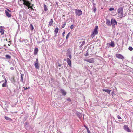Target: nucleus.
I'll list each match as a JSON object with an SVG mask.
<instances>
[{"mask_svg": "<svg viewBox=\"0 0 133 133\" xmlns=\"http://www.w3.org/2000/svg\"><path fill=\"white\" fill-rule=\"evenodd\" d=\"M21 2L24 5L26 6L27 8H30L32 10H33L34 9L32 7L34 5L30 3V2L28 0H20L18 3H19Z\"/></svg>", "mask_w": 133, "mask_h": 133, "instance_id": "nucleus-1", "label": "nucleus"}, {"mask_svg": "<svg viewBox=\"0 0 133 133\" xmlns=\"http://www.w3.org/2000/svg\"><path fill=\"white\" fill-rule=\"evenodd\" d=\"M118 17L120 18H122L123 15V9L122 7L119 8L118 9Z\"/></svg>", "mask_w": 133, "mask_h": 133, "instance_id": "nucleus-2", "label": "nucleus"}, {"mask_svg": "<svg viewBox=\"0 0 133 133\" xmlns=\"http://www.w3.org/2000/svg\"><path fill=\"white\" fill-rule=\"evenodd\" d=\"M98 27L97 26H96L93 31L92 32V33L91 35V37H92V38L94 37L96 35L98 34Z\"/></svg>", "mask_w": 133, "mask_h": 133, "instance_id": "nucleus-3", "label": "nucleus"}, {"mask_svg": "<svg viewBox=\"0 0 133 133\" xmlns=\"http://www.w3.org/2000/svg\"><path fill=\"white\" fill-rule=\"evenodd\" d=\"M75 12L77 15L80 16L82 14V11L80 10L75 9Z\"/></svg>", "mask_w": 133, "mask_h": 133, "instance_id": "nucleus-4", "label": "nucleus"}, {"mask_svg": "<svg viewBox=\"0 0 133 133\" xmlns=\"http://www.w3.org/2000/svg\"><path fill=\"white\" fill-rule=\"evenodd\" d=\"M116 58L122 60L124 59V57L121 54H116Z\"/></svg>", "mask_w": 133, "mask_h": 133, "instance_id": "nucleus-5", "label": "nucleus"}, {"mask_svg": "<svg viewBox=\"0 0 133 133\" xmlns=\"http://www.w3.org/2000/svg\"><path fill=\"white\" fill-rule=\"evenodd\" d=\"M111 24L112 25L113 27L115 26V25H117V23L115 19H112L111 22Z\"/></svg>", "mask_w": 133, "mask_h": 133, "instance_id": "nucleus-6", "label": "nucleus"}, {"mask_svg": "<svg viewBox=\"0 0 133 133\" xmlns=\"http://www.w3.org/2000/svg\"><path fill=\"white\" fill-rule=\"evenodd\" d=\"M109 45V47L111 46L112 47H114L115 46V45L113 41H111L110 43H107L106 45Z\"/></svg>", "mask_w": 133, "mask_h": 133, "instance_id": "nucleus-7", "label": "nucleus"}, {"mask_svg": "<svg viewBox=\"0 0 133 133\" xmlns=\"http://www.w3.org/2000/svg\"><path fill=\"white\" fill-rule=\"evenodd\" d=\"M123 128L125 131L128 132H130L131 131L129 129L127 125H124L123 126Z\"/></svg>", "mask_w": 133, "mask_h": 133, "instance_id": "nucleus-8", "label": "nucleus"}, {"mask_svg": "<svg viewBox=\"0 0 133 133\" xmlns=\"http://www.w3.org/2000/svg\"><path fill=\"white\" fill-rule=\"evenodd\" d=\"M84 61L91 63H94L95 62L94 58H91L88 59H85L84 60Z\"/></svg>", "mask_w": 133, "mask_h": 133, "instance_id": "nucleus-9", "label": "nucleus"}, {"mask_svg": "<svg viewBox=\"0 0 133 133\" xmlns=\"http://www.w3.org/2000/svg\"><path fill=\"white\" fill-rule=\"evenodd\" d=\"M67 62L70 66H71V61L69 58H68L66 60Z\"/></svg>", "mask_w": 133, "mask_h": 133, "instance_id": "nucleus-10", "label": "nucleus"}, {"mask_svg": "<svg viewBox=\"0 0 133 133\" xmlns=\"http://www.w3.org/2000/svg\"><path fill=\"white\" fill-rule=\"evenodd\" d=\"M5 13L6 16L8 17H10L11 16V14L8 11L5 10Z\"/></svg>", "mask_w": 133, "mask_h": 133, "instance_id": "nucleus-11", "label": "nucleus"}, {"mask_svg": "<svg viewBox=\"0 0 133 133\" xmlns=\"http://www.w3.org/2000/svg\"><path fill=\"white\" fill-rule=\"evenodd\" d=\"M60 91L62 93V95L63 96H65L66 94V92L64 89H61L60 90Z\"/></svg>", "mask_w": 133, "mask_h": 133, "instance_id": "nucleus-12", "label": "nucleus"}, {"mask_svg": "<svg viewBox=\"0 0 133 133\" xmlns=\"http://www.w3.org/2000/svg\"><path fill=\"white\" fill-rule=\"evenodd\" d=\"M106 24L107 25H111V22L108 19H107L106 20Z\"/></svg>", "mask_w": 133, "mask_h": 133, "instance_id": "nucleus-13", "label": "nucleus"}, {"mask_svg": "<svg viewBox=\"0 0 133 133\" xmlns=\"http://www.w3.org/2000/svg\"><path fill=\"white\" fill-rule=\"evenodd\" d=\"M53 22V20L52 19H51L50 21L49 22V24L48 25V27H49L51 26H53L52 24Z\"/></svg>", "mask_w": 133, "mask_h": 133, "instance_id": "nucleus-14", "label": "nucleus"}, {"mask_svg": "<svg viewBox=\"0 0 133 133\" xmlns=\"http://www.w3.org/2000/svg\"><path fill=\"white\" fill-rule=\"evenodd\" d=\"M7 81L6 79H5V82L2 85V87H6L7 85Z\"/></svg>", "mask_w": 133, "mask_h": 133, "instance_id": "nucleus-15", "label": "nucleus"}, {"mask_svg": "<svg viewBox=\"0 0 133 133\" xmlns=\"http://www.w3.org/2000/svg\"><path fill=\"white\" fill-rule=\"evenodd\" d=\"M34 65L36 68L38 69H39L38 63H35Z\"/></svg>", "mask_w": 133, "mask_h": 133, "instance_id": "nucleus-16", "label": "nucleus"}, {"mask_svg": "<svg viewBox=\"0 0 133 133\" xmlns=\"http://www.w3.org/2000/svg\"><path fill=\"white\" fill-rule=\"evenodd\" d=\"M102 90L103 91L106 92L107 93L109 94H110V92L111 91V90H110L108 89H102Z\"/></svg>", "mask_w": 133, "mask_h": 133, "instance_id": "nucleus-17", "label": "nucleus"}, {"mask_svg": "<svg viewBox=\"0 0 133 133\" xmlns=\"http://www.w3.org/2000/svg\"><path fill=\"white\" fill-rule=\"evenodd\" d=\"M38 51V49L37 48H36L35 49L34 52V54L35 55H36Z\"/></svg>", "mask_w": 133, "mask_h": 133, "instance_id": "nucleus-18", "label": "nucleus"}, {"mask_svg": "<svg viewBox=\"0 0 133 133\" xmlns=\"http://www.w3.org/2000/svg\"><path fill=\"white\" fill-rule=\"evenodd\" d=\"M59 30V28L57 27H56L54 30V33L57 34Z\"/></svg>", "mask_w": 133, "mask_h": 133, "instance_id": "nucleus-19", "label": "nucleus"}, {"mask_svg": "<svg viewBox=\"0 0 133 133\" xmlns=\"http://www.w3.org/2000/svg\"><path fill=\"white\" fill-rule=\"evenodd\" d=\"M5 118L7 120H9L10 121H12V120L11 119L9 118L8 117L5 116Z\"/></svg>", "mask_w": 133, "mask_h": 133, "instance_id": "nucleus-20", "label": "nucleus"}, {"mask_svg": "<svg viewBox=\"0 0 133 133\" xmlns=\"http://www.w3.org/2000/svg\"><path fill=\"white\" fill-rule=\"evenodd\" d=\"M2 27V26L0 27V32L1 35H3L4 33V30L2 29H1Z\"/></svg>", "mask_w": 133, "mask_h": 133, "instance_id": "nucleus-21", "label": "nucleus"}, {"mask_svg": "<svg viewBox=\"0 0 133 133\" xmlns=\"http://www.w3.org/2000/svg\"><path fill=\"white\" fill-rule=\"evenodd\" d=\"M44 11H45L48 10V8L46 5L45 4H44Z\"/></svg>", "mask_w": 133, "mask_h": 133, "instance_id": "nucleus-22", "label": "nucleus"}, {"mask_svg": "<svg viewBox=\"0 0 133 133\" xmlns=\"http://www.w3.org/2000/svg\"><path fill=\"white\" fill-rule=\"evenodd\" d=\"M6 58L7 59H10L11 58V57L8 55H5Z\"/></svg>", "mask_w": 133, "mask_h": 133, "instance_id": "nucleus-23", "label": "nucleus"}, {"mask_svg": "<svg viewBox=\"0 0 133 133\" xmlns=\"http://www.w3.org/2000/svg\"><path fill=\"white\" fill-rule=\"evenodd\" d=\"M92 9H93L92 12L94 13H95L96 11V7H95L94 6H93Z\"/></svg>", "mask_w": 133, "mask_h": 133, "instance_id": "nucleus-24", "label": "nucleus"}, {"mask_svg": "<svg viewBox=\"0 0 133 133\" xmlns=\"http://www.w3.org/2000/svg\"><path fill=\"white\" fill-rule=\"evenodd\" d=\"M21 81L22 82H23V77L24 75L22 74H21Z\"/></svg>", "mask_w": 133, "mask_h": 133, "instance_id": "nucleus-25", "label": "nucleus"}, {"mask_svg": "<svg viewBox=\"0 0 133 133\" xmlns=\"http://www.w3.org/2000/svg\"><path fill=\"white\" fill-rule=\"evenodd\" d=\"M30 29L31 30H33L34 29L33 25L32 24H30Z\"/></svg>", "mask_w": 133, "mask_h": 133, "instance_id": "nucleus-26", "label": "nucleus"}, {"mask_svg": "<svg viewBox=\"0 0 133 133\" xmlns=\"http://www.w3.org/2000/svg\"><path fill=\"white\" fill-rule=\"evenodd\" d=\"M85 43V41H83V42L82 43V44H81V45L80 46V47H82L83 45Z\"/></svg>", "mask_w": 133, "mask_h": 133, "instance_id": "nucleus-27", "label": "nucleus"}, {"mask_svg": "<svg viewBox=\"0 0 133 133\" xmlns=\"http://www.w3.org/2000/svg\"><path fill=\"white\" fill-rule=\"evenodd\" d=\"M69 54L67 56H68L69 58V59H70V60H71L72 58V57L71 56V55L70 54V53H69Z\"/></svg>", "mask_w": 133, "mask_h": 133, "instance_id": "nucleus-28", "label": "nucleus"}, {"mask_svg": "<svg viewBox=\"0 0 133 133\" xmlns=\"http://www.w3.org/2000/svg\"><path fill=\"white\" fill-rule=\"evenodd\" d=\"M128 49L130 51H131L133 50V48L131 46H129V47Z\"/></svg>", "mask_w": 133, "mask_h": 133, "instance_id": "nucleus-29", "label": "nucleus"}, {"mask_svg": "<svg viewBox=\"0 0 133 133\" xmlns=\"http://www.w3.org/2000/svg\"><path fill=\"white\" fill-rule=\"evenodd\" d=\"M84 126L86 128V129H87V132L89 130V128H88V127L87 126H86V125H84Z\"/></svg>", "mask_w": 133, "mask_h": 133, "instance_id": "nucleus-30", "label": "nucleus"}, {"mask_svg": "<svg viewBox=\"0 0 133 133\" xmlns=\"http://www.w3.org/2000/svg\"><path fill=\"white\" fill-rule=\"evenodd\" d=\"M88 67L89 66H84V68H85L87 70H88Z\"/></svg>", "mask_w": 133, "mask_h": 133, "instance_id": "nucleus-31", "label": "nucleus"}, {"mask_svg": "<svg viewBox=\"0 0 133 133\" xmlns=\"http://www.w3.org/2000/svg\"><path fill=\"white\" fill-rule=\"evenodd\" d=\"M70 34V33L69 32L67 34L66 37V39H67L69 37V34Z\"/></svg>", "mask_w": 133, "mask_h": 133, "instance_id": "nucleus-32", "label": "nucleus"}, {"mask_svg": "<svg viewBox=\"0 0 133 133\" xmlns=\"http://www.w3.org/2000/svg\"><path fill=\"white\" fill-rule=\"evenodd\" d=\"M67 100L68 101H69V102H71V100L69 97H68L67 99Z\"/></svg>", "mask_w": 133, "mask_h": 133, "instance_id": "nucleus-33", "label": "nucleus"}, {"mask_svg": "<svg viewBox=\"0 0 133 133\" xmlns=\"http://www.w3.org/2000/svg\"><path fill=\"white\" fill-rule=\"evenodd\" d=\"M114 10V9L113 8H110L109 10L110 11H112Z\"/></svg>", "mask_w": 133, "mask_h": 133, "instance_id": "nucleus-34", "label": "nucleus"}, {"mask_svg": "<svg viewBox=\"0 0 133 133\" xmlns=\"http://www.w3.org/2000/svg\"><path fill=\"white\" fill-rule=\"evenodd\" d=\"M117 117L119 119H122L121 117L119 115H118Z\"/></svg>", "mask_w": 133, "mask_h": 133, "instance_id": "nucleus-35", "label": "nucleus"}, {"mask_svg": "<svg viewBox=\"0 0 133 133\" xmlns=\"http://www.w3.org/2000/svg\"><path fill=\"white\" fill-rule=\"evenodd\" d=\"M66 24V22H65V23H64L63 25L62 26V28H64Z\"/></svg>", "mask_w": 133, "mask_h": 133, "instance_id": "nucleus-36", "label": "nucleus"}, {"mask_svg": "<svg viewBox=\"0 0 133 133\" xmlns=\"http://www.w3.org/2000/svg\"><path fill=\"white\" fill-rule=\"evenodd\" d=\"M74 26L73 25H72L70 26V29H72L74 28Z\"/></svg>", "mask_w": 133, "mask_h": 133, "instance_id": "nucleus-37", "label": "nucleus"}, {"mask_svg": "<svg viewBox=\"0 0 133 133\" xmlns=\"http://www.w3.org/2000/svg\"><path fill=\"white\" fill-rule=\"evenodd\" d=\"M34 63H38V58H37L36 59V61L35 62H34Z\"/></svg>", "mask_w": 133, "mask_h": 133, "instance_id": "nucleus-38", "label": "nucleus"}, {"mask_svg": "<svg viewBox=\"0 0 133 133\" xmlns=\"http://www.w3.org/2000/svg\"><path fill=\"white\" fill-rule=\"evenodd\" d=\"M7 11H8L9 12H11V11L8 9H7Z\"/></svg>", "mask_w": 133, "mask_h": 133, "instance_id": "nucleus-39", "label": "nucleus"}, {"mask_svg": "<svg viewBox=\"0 0 133 133\" xmlns=\"http://www.w3.org/2000/svg\"><path fill=\"white\" fill-rule=\"evenodd\" d=\"M11 70H12L14 69V68L13 67H11L10 68Z\"/></svg>", "mask_w": 133, "mask_h": 133, "instance_id": "nucleus-40", "label": "nucleus"}, {"mask_svg": "<svg viewBox=\"0 0 133 133\" xmlns=\"http://www.w3.org/2000/svg\"><path fill=\"white\" fill-rule=\"evenodd\" d=\"M93 6H94L95 7H96L95 5H96V4L95 3H93Z\"/></svg>", "mask_w": 133, "mask_h": 133, "instance_id": "nucleus-41", "label": "nucleus"}, {"mask_svg": "<svg viewBox=\"0 0 133 133\" xmlns=\"http://www.w3.org/2000/svg\"><path fill=\"white\" fill-rule=\"evenodd\" d=\"M65 33V31H64V32L63 33V34H62V35H63V37H64L65 35H64V34Z\"/></svg>", "mask_w": 133, "mask_h": 133, "instance_id": "nucleus-42", "label": "nucleus"}, {"mask_svg": "<svg viewBox=\"0 0 133 133\" xmlns=\"http://www.w3.org/2000/svg\"><path fill=\"white\" fill-rule=\"evenodd\" d=\"M89 55V54H88V53L87 52L85 56H88Z\"/></svg>", "mask_w": 133, "mask_h": 133, "instance_id": "nucleus-43", "label": "nucleus"}, {"mask_svg": "<svg viewBox=\"0 0 133 133\" xmlns=\"http://www.w3.org/2000/svg\"><path fill=\"white\" fill-rule=\"evenodd\" d=\"M79 114H80V115L79 116V117L80 118L82 116V114H80L79 113Z\"/></svg>", "mask_w": 133, "mask_h": 133, "instance_id": "nucleus-44", "label": "nucleus"}, {"mask_svg": "<svg viewBox=\"0 0 133 133\" xmlns=\"http://www.w3.org/2000/svg\"><path fill=\"white\" fill-rule=\"evenodd\" d=\"M61 64H59L58 65V66L59 67H61Z\"/></svg>", "mask_w": 133, "mask_h": 133, "instance_id": "nucleus-45", "label": "nucleus"}, {"mask_svg": "<svg viewBox=\"0 0 133 133\" xmlns=\"http://www.w3.org/2000/svg\"><path fill=\"white\" fill-rule=\"evenodd\" d=\"M54 34H55V36H55V37H56V36H57L56 34H55V33H54Z\"/></svg>", "mask_w": 133, "mask_h": 133, "instance_id": "nucleus-46", "label": "nucleus"}, {"mask_svg": "<svg viewBox=\"0 0 133 133\" xmlns=\"http://www.w3.org/2000/svg\"><path fill=\"white\" fill-rule=\"evenodd\" d=\"M88 133H91L90 131V130L89 131H87Z\"/></svg>", "mask_w": 133, "mask_h": 133, "instance_id": "nucleus-47", "label": "nucleus"}, {"mask_svg": "<svg viewBox=\"0 0 133 133\" xmlns=\"http://www.w3.org/2000/svg\"><path fill=\"white\" fill-rule=\"evenodd\" d=\"M4 81L3 80V81H0V83H1L2 82H3Z\"/></svg>", "mask_w": 133, "mask_h": 133, "instance_id": "nucleus-48", "label": "nucleus"}, {"mask_svg": "<svg viewBox=\"0 0 133 133\" xmlns=\"http://www.w3.org/2000/svg\"><path fill=\"white\" fill-rule=\"evenodd\" d=\"M24 90H26V89H28V88H25L24 87Z\"/></svg>", "mask_w": 133, "mask_h": 133, "instance_id": "nucleus-49", "label": "nucleus"}, {"mask_svg": "<svg viewBox=\"0 0 133 133\" xmlns=\"http://www.w3.org/2000/svg\"><path fill=\"white\" fill-rule=\"evenodd\" d=\"M84 117V115H83V118Z\"/></svg>", "mask_w": 133, "mask_h": 133, "instance_id": "nucleus-50", "label": "nucleus"}, {"mask_svg": "<svg viewBox=\"0 0 133 133\" xmlns=\"http://www.w3.org/2000/svg\"><path fill=\"white\" fill-rule=\"evenodd\" d=\"M79 43H81V42H80Z\"/></svg>", "mask_w": 133, "mask_h": 133, "instance_id": "nucleus-51", "label": "nucleus"}]
</instances>
